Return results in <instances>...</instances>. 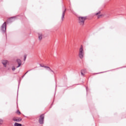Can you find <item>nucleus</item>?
<instances>
[{
  "instance_id": "nucleus-3",
  "label": "nucleus",
  "mask_w": 126,
  "mask_h": 126,
  "mask_svg": "<svg viewBox=\"0 0 126 126\" xmlns=\"http://www.w3.org/2000/svg\"><path fill=\"white\" fill-rule=\"evenodd\" d=\"M44 115L42 114L40 115L39 119V123L40 125H43L44 124Z\"/></svg>"
},
{
  "instance_id": "nucleus-12",
  "label": "nucleus",
  "mask_w": 126,
  "mask_h": 126,
  "mask_svg": "<svg viewBox=\"0 0 126 126\" xmlns=\"http://www.w3.org/2000/svg\"><path fill=\"white\" fill-rule=\"evenodd\" d=\"M14 126H22V125L16 123L14 124Z\"/></svg>"
},
{
  "instance_id": "nucleus-9",
  "label": "nucleus",
  "mask_w": 126,
  "mask_h": 126,
  "mask_svg": "<svg viewBox=\"0 0 126 126\" xmlns=\"http://www.w3.org/2000/svg\"><path fill=\"white\" fill-rule=\"evenodd\" d=\"M65 13V10L63 11L62 13V18H61V20L62 21H63V19L64 18V14Z\"/></svg>"
},
{
  "instance_id": "nucleus-11",
  "label": "nucleus",
  "mask_w": 126,
  "mask_h": 126,
  "mask_svg": "<svg viewBox=\"0 0 126 126\" xmlns=\"http://www.w3.org/2000/svg\"><path fill=\"white\" fill-rule=\"evenodd\" d=\"M81 75H83V76H84V75H85V73H86V70H82L81 71Z\"/></svg>"
},
{
  "instance_id": "nucleus-2",
  "label": "nucleus",
  "mask_w": 126,
  "mask_h": 126,
  "mask_svg": "<svg viewBox=\"0 0 126 126\" xmlns=\"http://www.w3.org/2000/svg\"><path fill=\"white\" fill-rule=\"evenodd\" d=\"M86 19V17L80 16L78 17V21L80 25H82V26L84 25V22H85Z\"/></svg>"
},
{
  "instance_id": "nucleus-13",
  "label": "nucleus",
  "mask_w": 126,
  "mask_h": 126,
  "mask_svg": "<svg viewBox=\"0 0 126 126\" xmlns=\"http://www.w3.org/2000/svg\"><path fill=\"white\" fill-rule=\"evenodd\" d=\"M16 113L18 114V115H20V114H21V113L20 112V111L19 110H17Z\"/></svg>"
},
{
  "instance_id": "nucleus-17",
  "label": "nucleus",
  "mask_w": 126,
  "mask_h": 126,
  "mask_svg": "<svg viewBox=\"0 0 126 126\" xmlns=\"http://www.w3.org/2000/svg\"><path fill=\"white\" fill-rule=\"evenodd\" d=\"M24 61H25V60H26V56H24Z\"/></svg>"
},
{
  "instance_id": "nucleus-16",
  "label": "nucleus",
  "mask_w": 126,
  "mask_h": 126,
  "mask_svg": "<svg viewBox=\"0 0 126 126\" xmlns=\"http://www.w3.org/2000/svg\"><path fill=\"white\" fill-rule=\"evenodd\" d=\"M100 13H101V12H97V13L96 14V15H98L100 14Z\"/></svg>"
},
{
  "instance_id": "nucleus-1",
  "label": "nucleus",
  "mask_w": 126,
  "mask_h": 126,
  "mask_svg": "<svg viewBox=\"0 0 126 126\" xmlns=\"http://www.w3.org/2000/svg\"><path fill=\"white\" fill-rule=\"evenodd\" d=\"M79 57L81 59L84 57V50H83V46H81L79 50Z\"/></svg>"
},
{
  "instance_id": "nucleus-5",
  "label": "nucleus",
  "mask_w": 126,
  "mask_h": 126,
  "mask_svg": "<svg viewBox=\"0 0 126 126\" xmlns=\"http://www.w3.org/2000/svg\"><path fill=\"white\" fill-rule=\"evenodd\" d=\"M1 30L3 32L6 30V22H4L1 26Z\"/></svg>"
},
{
  "instance_id": "nucleus-15",
  "label": "nucleus",
  "mask_w": 126,
  "mask_h": 126,
  "mask_svg": "<svg viewBox=\"0 0 126 126\" xmlns=\"http://www.w3.org/2000/svg\"><path fill=\"white\" fill-rule=\"evenodd\" d=\"M12 70L14 71V70H15V67L13 66L12 68Z\"/></svg>"
},
{
  "instance_id": "nucleus-8",
  "label": "nucleus",
  "mask_w": 126,
  "mask_h": 126,
  "mask_svg": "<svg viewBox=\"0 0 126 126\" xmlns=\"http://www.w3.org/2000/svg\"><path fill=\"white\" fill-rule=\"evenodd\" d=\"M38 39L39 41H41L43 39V34L41 32L38 33Z\"/></svg>"
},
{
  "instance_id": "nucleus-18",
  "label": "nucleus",
  "mask_w": 126,
  "mask_h": 126,
  "mask_svg": "<svg viewBox=\"0 0 126 126\" xmlns=\"http://www.w3.org/2000/svg\"><path fill=\"white\" fill-rule=\"evenodd\" d=\"M100 16H102V15H100L98 16V18H99L100 17Z\"/></svg>"
},
{
  "instance_id": "nucleus-10",
  "label": "nucleus",
  "mask_w": 126,
  "mask_h": 126,
  "mask_svg": "<svg viewBox=\"0 0 126 126\" xmlns=\"http://www.w3.org/2000/svg\"><path fill=\"white\" fill-rule=\"evenodd\" d=\"M17 62L19 64L17 67H19L20 65H21V60H20V59H18L17 60Z\"/></svg>"
},
{
  "instance_id": "nucleus-14",
  "label": "nucleus",
  "mask_w": 126,
  "mask_h": 126,
  "mask_svg": "<svg viewBox=\"0 0 126 126\" xmlns=\"http://www.w3.org/2000/svg\"><path fill=\"white\" fill-rule=\"evenodd\" d=\"M3 123V121L1 119H0V125H2Z\"/></svg>"
},
{
  "instance_id": "nucleus-7",
  "label": "nucleus",
  "mask_w": 126,
  "mask_h": 126,
  "mask_svg": "<svg viewBox=\"0 0 126 126\" xmlns=\"http://www.w3.org/2000/svg\"><path fill=\"white\" fill-rule=\"evenodd\" d=\"M8 61L3 60L2 61V63L4 67H6V64H8Z\"/></svg>"
},
{
  "instance_id": "nucleus-4",
  "label": "nucleus",
  "mask_w": 126,
  "mask_h": 126,
  "mask_svg": "<svg viewBox=\"0 0 126 126\" xmlns=\"http://www.w3.org/2000/svg\"><path fill=\"white\" fill-rule=\"evenodd\" d=\"M40 66L41 67H44V68H46V73H47L48 71H49V72L53 71V70H52V69H51L50 67L49 66L42 65H40Z\"/></svg>"
},
{
  "instance_id": "nucleus-6",
  "label": "nucleus",
  "mask_w": 126,
  "mask_h": 126,
  "mask_svg": "<svg viewBox=\"0 0 126 126\" xmlns=\"http://www.w3.org/2000/svg\"><path fill=\"white\" fill-rule=\"evenodd\" d=\"M12 120L14 122H20L21 121H22V119H21V118L18 117H14Z\"/></svg>"
}]
</instances>
